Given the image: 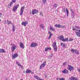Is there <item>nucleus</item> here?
Instances as JSON below:
<instances>
[{
    "mask_svg": "<svg viewBox=\"0 0 80 80\" xmlns=\"http://www.w3.org/2000/svg\"><path fill=\"white\" fill-rule=\"evenodd\" d=\"M57 44V43L56 42H54L53 44H52L53 47V49L55 52H57V47L56 45Z\"/></svg>",
    "mask_w": 80,
    "mask_h": 80,
    "instance_id": "f257e3e1",
    "label": "nucleus"
},
{
    "mask_svg": "<svg viewBox=\"0 0 80 80\" xmlns=\"http://www.w3.org/2000/svg\"><path fill=\"white\" fill-rule=\"evenodd\" d=\"M11 45H12V47H11L12 52H13L16 48H17V46L15 44H12Z\"/></svg>",
    "mask_w": 80,
    "mask_h": 80,
    "instance_id": "f03ea898",
    "label": "nucleus"
},
{
    "mask_svg": "<svg viewBox=\"0 0 80 80\" xmlns=\"http://www.w3.org/2000/svg\"><path fill=\"white\" fill-rule=\"evenodd\" d=\"M54 27H56V28H65V26H61V25L60 24H56L54 25Z\"/></svg>",
    "mask_w": 80,
    "mask_h": 80,
    "instance_id": "7ed1b4c3",
    "label": "nucleus"
},
{
    "mask_svg": "<svg viewBox=\"0 0 80 80\" xmlns=\"http://www.w3.org/2000/svg\"><path fill=\"white\" fill-rule=\"evenodd\" d=\"M18 7H19V4H18L14 6L12 8V11L14 12H16Z\"/></svg>",
    "mask_w": 80,
    "mask_h": 80,
    "instance_id": "20e7f679",
    "label": "nucleus"
},
{
    "mask_svg": "<svg viewBox=\"0 0 80 80\" xmlns=\"http://www.w3.org/2000/svg\"><path fill=\"white\" fill-rule=\"evenodd\" d=\"M24 9H25V7H24V6L21 7L20 9V16H22L23 15V10H24Z\"/></svg>",
    "mask_w": 80,
    "mask_h": 80,
    "instance_id": "39448f33",
    "label": "nucleus"
},
{
    "mask_svg": "<svg viewBox=\"0 0 80 80\" xmlns=\"http://www.w3.org/2000/svg\"><path fill=\"white\" fill-rule=\"evenodd\" d=\"M38 12V10L36 9H32V15H34V14H37Z\"/></svg>",
    "mask_w": 80,
    "mask_h": 80,
    "instance_id": "423d86ee",
    "label": "nucleus"
},
{
    "mask_svg": "<svg viewBox=\"0 0 80 80\" xmlns=\"http://www.w3.org/2000/svg\"><path fill=\"white\" fill-rule=\"evenodd\" d=\"M38 46V44L37 43H32L31 44V47H36Z\"/></svg>",
    "mask_w": 80,
    "mask_h": 80,
    "instance_id": "0eeeda50",
    "label": "nucleus"
},
{
    "mask_svg": "<svg viewBox=\"0 0 80 80\" xmlns=\"http://www.w3.org/2000/svg\"><path fill=\"white\" fill-rule=\"evenodd\" d=\"M68 70L70 71V72L72 71V70H73V69H74L73 67L70 65H68Z\"/></svg>",
    "mask_w": 80,
    "mask_h": 80,
    "instance_id": "6e6552de",
    "label": "nucleus"
},
{
    "mask_svg": "<svg viewBox=\"0 0 80 80\" xmlns=\"http://www.w3.org/2000/svg\"><path fill=\"white\" fill-rule=\"evenodd\" d=\"M46 65V61L44 62L41 65V66L40 67L39 69H42L43 67H44Z\"/></svg>",
    "mask_w": 80,
    "mask_h": 80,
    "instance_id": "1a4fd4ad",
    "label": "nucleus"
},
{
    "mask_svg": "<svg viewBox=\"0 0 80 80\" xmlns=\"http://www.w3.org/2000/svg\"><path fill=\"white\" fill-rule=\"evenodd\" d=\"M19 45L20 46V47H21V48L22 49H23V48H25V47H24V45H23V43H22L21 42H20Z\"/></svg>",
    "mask_w": 80,
    "mask_h": 80,
    "instance_id": "9d476101",
    "label": "nucleus"
},
{
    "mask_svg": "<svg viewBox=\"0 0 80 80\" xmlns=\"http://www.w3.org/2000/svg\"><path fill=\"white\" fill-rule=\"evenodd\" d=\"M12 58L13 59H15L16 58H17L18 57V54H15L12 55Z\"/></svg>",
    "mask_w": 80,
    "mask_h": 80,
    "instance_id": "9b49d317",
    "label": "nucleus"
},
{
    "mask_svg": "<svg viewBox=\"0 0 80 80\" xmlns=\"http://www.w3.org/2000/svg\"><path fill=\"white\" fill-rule=\"evenodd\" d=\"M27 24H28V22H22V25H23L24 27H26Z\"/></svg>",
    "mask_w": 80,
    "mask_h": 80,
    "instance_id": "f8f14e48",
    "label": "nucleus"
},
{
    "mask_svg": "<svg viewBox=\"0 0 80 80\" xmlns=\"http://www.w3.org/2000/svg\"><path fill=\"white\" fill-rule=\"evenodd\" d=\"M17 65H18V66H19L21 67V68H23V66L20 63L18 62H16Z\"/></svg>",
    "mask_w": 80,
    "mask_h": 80,
    "instance_id": "ddd939ff",
    "label": "nucleus"
},
{
    "mask_svg": "<svg viewBox=\"0 0 80 80\" xmlns=\"http://www.w3.org/2000/svg\"><path fill=\"white\" fill-rule=\"evenodd\" d=\"M69 79L70 80H78V78H76L73 77H71Z\"/></svg>",
    "mask_w": 80,
    "mask_h": 80,
    "instance_id": "4468645a",
    "label": "nucleus"
},
{
    "mask_svg": "<svg viewBox=\"0 0 80 80\" xmlns=\"http://www.w3.org/2000/svg\"><path fill=\"white\" fill-rule=\"evenodd\" d=\"M62 72L63 73H68V71L67 69H65L64 70L62 71Z\"/></svg>",
    "mask_w": 80,
    "mask_h": 80,
    "instance_id": "2eb2a0df",
    "label": "nucleus"
},
{
    "mask_svg": "<svg viewBox=\"0 0 80 80\" xmlns=\"http://www.w3.org/2000/svg\"><path fill=\"white\" fill-rule=\"evenodd\" d=\"M58 38L59 40H62V41H63V36L62 35L60 36V37H58L57 38Z\"/></svg>",
    "mask_w": 80,
    "mask_h": 80,
    "instance_id": "dca6fc26",
    "label": "nucleus"
},
{
    "mask_svg": "<svg viewBox=\"0 0 80 80\" xmlns=\"http://www.w3.org/2000/svg\"><path fill=\"white\" fill-rule=\"evenodd\" d=\"M32 72V71H31V70L30 69H27L26 72V73H30Z\"/></svg>",
    "mask_w": 80,
    "mask_h": 80,
    "instance_id": "f3484780",
    "label": "nucleus"
},
{
    "mask_svg": "<svg viewBox=\"0 0 80 80\" xmlns=\"http://www.w3.org/2000/svg\"><path fill=\"white\" fill-rule=\"evenodd\" d=\"M49 29L50 30H52L53 32L55 31V28H54L52 27L51 26H50Z\"/></svg>",
    "mask_w": 80,
    "mask_h": 80,
    "instance_id": "a211bd4d",
    "label": "nucleus"
},
{
    "mask_svg": "<svg viewBox=\"0 0 80 80\" xmlns=\"http://www.w3.org/2000/svg\"><path fill=\"white\" fill-rule=\"evenodd\" d=\"M0 52L1 53H6V51H5L3 49H0Z\"/></svg>",
    "mask_w": 80,
    "mask_h": 80,
    "instance_id": "6ab92c4d",
    "label": "nucleus"
},
{
    "mask_svg": "<svg viewBox=\"0 0 80 80\" xmlns=\"http://www.w3.org/2000/svg\"><path fill=\"white\" fill-rule=\"evenodd\" d=\"M68 38H63L62 42H68Z\"/></svg>",
    "mask_w": 80,
    "mask_h": 80,
    "instance_id": "aec40b11",
    "label": "nucleus"
},
{
    "mask_svg": "<svg viewBox=\"0 0 80 80\" xmlns=\"http://www.w3.org/2000/svg\"><path fill=\"white\" fill-rule=\"evenodd\" d=\"M34 78H36V79L38 80H39V79H40L39 77L37 76H34Z\"/></svg>",
    "mask_w": 80,
    "mask_h": 80,
    "instance_id": "412c9836",
    "label": "nucleus"
},
{
    "mask_svg": "<svg viewBox=\"0 0 80 80\" xmlns=\"http://www.w3.org/2000/svg\"><path fill=\"white\" fill-rule=\"evenodd\" d=\"M61 45L62 46V47H63L64 48H65V47H66V46L65 45V44L64 43H61Z\"/></svg>",
    "mask_w": 80,
    "mask_h": 80,
    "instance_id": "4be33fe9",
    "label": "nucleus"
},
{
    "mask_svg": "<svg viewBox=\"0 0 80 80\" xmlns=\"http://www.w3.org/2000/svg\"><path fill=\"white\" fill-rule=\"evenodd\" d=\"M75 53L77 55H79V54H80L79 52H78V51L76 49H75Z\"/></svg>",
    "mask_w": 80,
    "mask_h": 80,
    "instance_id": "5701e85b",
    "label": "nucleus"
},
{
    "mask_svg": "<svg viewBox=\"0 0 80 80\" xmlns=\"http://www.w3.org/2000/svg\"><path fill=\"white\" fill-rule=\"evenodd\" d=\"M75 32L76 33L77 36H78V37H80V32H76V31H75Z\"/></svg>",
    "mask_w": 80,
    "mask_h": 80,
    "instance_id": "b1692460",
    "label": "nucleus"
},
{
    "mask_svg": "<svg viewBox=\"0 0 80 80\" xmlns=\"http://www.w3.org/2000/svg\"><path fill=\"white\" fill-rule=\"evenodd\" d=\"M51 50V48H45V52H47L48 51V50Z\"/></svg>",
    "mask_w": 80,
    "mask_h": 80,
    "instance_id": "393cba45",
    "label": "nucleus"
},
{
    "mask_svg": "<svg viewBox=\"0 0 80 80\" xmlns=\"http://www.w3.org/2000/svg\"><path fill=\"white\" fill-rule=\"evenodd\" d=\"M40 27L42 29L44 28V25L43 24H40Z\"/></svg>",
    "mask_w": 80,
    "mask_h": 80,
    "instance_id": "a878e982",
    "label": "nucleus"
},
{
    "mask_svg": "<svg viewBox=\"0 0 80 80\" xmlns=\"http://www.w3.org/2000/svg\"><path fill=\"white\" fill-rule=\"evenodd\" d=\"M66 13H67V17L68 16V14L69 13V12H68V9L66 8Z\"/></svg>",
    "mask_w": 80,
    "mask_h": 80,
    "instance_id": "bb28decb",
    "label": "nucleus"
},
{
    "mask_svg": "<svg viewBox=\"0 0 80 80\" xmlns=\"http://www.w3.org/2000/svg\"><path fill=\"white\" fill-rule=\"evenodd\" d=\"M13 2H12V1H11L10 4H8V6H9V7H12V5H13Z\"/></svg>",
    "mask_w": 80,
    "mask_h": 80,
    "instance_id": "cd10ccee",
    "label": "nucleus"
},
{
    "mask_svg": "<svg viewBox=\"0 0 80 80\" xmlns=\"http://www.w3.org/2000/svg\"><path fill=\"white\" fill-rule=\"evenodd\" d=\"M48 33H49V36L51 37H52V33H51V32H50V31L48 32Z\"/></svg>",
    "mask_w": 80,
    "mask_h": 80,
    "instance_id": "c85d7f7f",
    "label": "nucleus"
},
{
    "mask_svg": "<svg viewBox=\"0 0 80 80\" xmlns=\"http://www.w3.org/2000/svg\"><path fill=\"white\" fill-rule=\"evenodd\" d=\"M15 26H12V31L13 32H15Z\"/></svg>",
    "mask_w": 80,
    "mask_h": 80,
    "instance_id": "c756f323",
    "label": "nucleus"
},
{
    "mask_svg": "<svg viewBox=\"0 0 80 80\" xmlns=\"http://www.w3.org/2000/svg\"><path fill=\"white\" fill-rule=\"evenodd\" d=\"M71 51L73 53H74V52H75V49H71Z\"/></svg>",
    "mask_w": 80,
    "mask_h": 80,
    "instance_id": "7c9ffc66",
    "label": "nucleus"
},
{
    "mask_svg": "<svg viewBox=\"0 0 80 80\" xmlns=\"http://www.w3.org/2000/svg\"><path fill=\"white\" fill-rule=\"evenodd\" d=\"M73 30H74V31H77V32H78V30L77 29H76L74 28H72Z\"/></svg>",
    "mask_w": 80,
    "mask_h": 80,
    "instance_id": "2f4dec72",
    "label": "nucleus"
},
{
    "mask_svg": "<svg viewBox=\"0 0 80 80\" xmlns=\"http://www.w3.org/2000/svg\"><path fill=\"white\" fill-rule=\"evenodd\" d=\"M42 2H43L44 3H47V0H42Z\"/></svg>",
    "mask_w": 80,
    "mask_h": 80,
    "instance_id": "473e14b6",
    "label": "nucleus"
},
{
    "mask_svg": "<svg viewBox=\"0 0 80 80\" xmlns=\"http://www.w3.org/2000/svg\"><path fill=\"white\" fill-rule=\"evenodd\" d=\"M8 22H7V23H8V25H10V24H11V23H11V22H10V21H8Z\"/></svg>",
    "mask_w": 80,
    "mask_h": 80,
    "instance_id": "72a5a7b5",
    "label": "nucleus"
},
{
    "mask_svg": "<svg viewBox=\"0 0 80 80\" xmlns=\"http://www.w3.org/2000/svg\"><path fill=\"white\" fill-rule=\"evenodd\" d=\"M57 6V5L56 4H55L53 6L54 7H55V8H56Z\"/></svg>",
    "mask_w": 80,
    "mask_h": 80,
    "instance_id": "f704fd0d",
    "label": "nucleus"
},
{
    "mask_svg": "<svg viewBox=\"0 0 80 80\" xmlns=\"http://www.w3.org/2000/svg\"><path fill=\"white\" fill-rule=\"evenodd\" d=\"M70 11L71 12V13H74V12H73V10H72V9H70Z\"/></svg>",
    "mask_w": 80,
    "mask_h": 80,
    "instance_id": "c9c22d12",
    "label": "nucleus"
},
{
    "mask_svg": "<svg viewBox=\"0 0 80 80\" xmlns=\"http://www.w3.org/2000/svg\"><path fill=\"white\" fill-rule=\"evenodd\" d=\"M40 15H41L42 16H43V13H42V12H40Z\"/></svg>",
    "mask_w": 80,
    "mask_h": 80,
    "instance_id": "e433bc0d",
    "label": "nucleus"
},
{
    "mask_svg": "<svg viewBox=\"0 0 80 80\" xmlns=\"http://www.w3.org/2000/svg\"><path fill=\"white\" fill-rule=\"evenodd\" d=\"M12 2H13V3H15V2H16V0H12Z\"/></svg>",
    "mask_w": 80,
    "mask_h": 80,
    "instance_id": "4c0bfd02",
    "label": "nucleus"
},
{
    "mask_svg": "<svg viewBox=\"0 0 80 80\" xmlns=\"http://www.w3.org/2000/svg\"><path fill=\"white\" fill-rule=\"evenodd\" d=\"M72 18H73L74 17V13H72V15L71 16Z\"/></svg>",
    "mask_w": 80,
    "mask_h": 80,
    "instance_id": "58836bf2",
    "label": "nucleus"
},
{
    "mask_svg": "<svg viewBox=\"0 0 80 80\" xmlns=\"http://www.w3.org/2000/svg\"><path fill=\"white\" fill-rule=\"evenodd\" d=\"M62 10L64 11V12H66V11H65V8H63Z\"/></svg>",
    "mask_w": 80,
    "mask_h": 80,
    "instance_id": "ea45409f",
    "label": "nucleus"
},
{
    "mask_svg": "<svg viewBox=\"0 0 80 80\" xmlns=\"http://www.w3.org/2000/svg\"><path fill=\"white\" fill-rule=\"evenodd\" d=\"M73 39H71V38H69V41H73Z\"/></svg>",
    "mask_w": 80,
    "mask_h": 80,
    "instance_id": "a19ab883",
    "label": "nucleus"
},
{
    "mask_svg": "<svg viewBox=\"0 0 80 80\" xmlns=\"http://www.w3.org/2000/svg\"><path fill=\"white\" fill-rule=\"evenodd\" d=\"M75 28H78V29H80V27H77V26H75Z\"/></svg>",
    "mask_w": 80,
    "mask_h": 80,
    "instance_id": "79ce46f5",
    "label": "nucleus"
},
{
    "mask_svg": "<svg viewBox=\"0 0 80 80\" xmlns=\"http://www.w3.org/2000/svg\"><path fill=\"white\" fill-rule=\"evenodd\" d=\"M59 80H65V79H63V78H59Z\"/></svg>",
    "mask_w": 80,
    "mask_h": 80,
    "instance_id": "37998d69",
    "label": "nucleus"
},
{
    "mask_svg": "<svg viewBox=\"0 0 80 80\" xmlns=\"http://www.w3.org/2000/svg\"><path fill=\"white\" fill-rule=\"evenodd\" d=\"M51 38V37L50 36H49V37L48 38V40H50Z\"/></svg>",
    "mask_w": 80,
    "mask_h": 80,
    "instance_id": "c03bdc74",
    "label": "nucleus"
},
{
    "mask_svg": "<svg viewBox=\"0 0 80 80\" xmlns=\"http://www.w3.org/2000/svg\"><path fill=\"white\" fill-rule=\"evenodd\" d=\"M63 65H66V62H64L63 64Z\"/></svg>",
    "mask_w": 80,
    "mask_h": 80,
    "instance_id": "a18cd8bd",
    "label": "nucleus"
},
{
    "mask_svg": "<svg viewBox=\"0 0 80 80\" xmlns=\"http://www.w3.org/2000/svg\"><path fill=\"white\" fill-rule=\"evenodd\" d=\"M78 72H80V69H78Z\"/></svg>",
    "mask_w": 80,
    "mask_h": 80,
    "instance_id": "49530a36",
    "label": "nucleus"
},
{
    "mask_svg": "<svg viewBox=\"0 0 80 80\" xmlns=\"http://www.w3.org/2000/svg\"><path fill=\"white\" fill-rule=\"evenodd\" d=\"M2 13H0V17H2Z\"/></svg>",
    "mask_w": 80,
    "mask_h": 80,
    "instance_id": "de8ad7c7",
    "label": "nucleus"
},
{
    "mask_svg": "<svg viewBox=\"0 0 80 80\" xmlns=\"http://www.w3.org/2000/svg\"><path fill=\"white\" fill-rule=\"evenodd\" d=\"M5 80H8V78H6L5 79Z\"/></svg>",
    "mask_w": 80,
    "mask_h": 80,
    "instance_id": "09e8293b",
    "label": "nucleus"
},
{
    "mask_svg": "<svg viewBox=\"0 0 80 80\" xmlns=\"http://www.w3.org/2000/svg\"><path fill=\"white\" fill-rule=\"evenodd\" d=\"M45 77L46 78H47V75H45Z\"/></svg>",
    "mask_w": 80,
    "mask_h": 80,
    "instance_id": "8fccbe9b",
    "label": "nucleus"
},
{
    "mask_svg": "<svg viewBox=\"0 0 80 80\" xmlns=\"http://www.w3.org/2000/svg\"><path fill=\"white\" fill-rule=\"evenodd\" d=\"M78 31L79 32H80V30H78Z\"/></svg>",
    "mask_w": 80,
    "mask_h": 80,
    "instance_id": "3c124183",
    "label": "nucleus"
},
{
    "mask_svg": "<svg viewBox=\"0 0 80 80\" xmlns=\"http://www.w3.org/2000/svg\"><path fill=\"white\" fill-rule=\"evenodd\" d=\"M1 20L0 19V22H1Z\"/></svg>",
    "mask_w": 80,
    "mask_h": 80,
    "instance_id": "603ef678",
    "label": "nucleus"
},
{
    "mask_svg": "<svg viewBox=\"0 0 80 80\" xmlns=\"http://www.w3.org/2000/svg\"><path fill=\"white\" fill-rule=\"evenodd\" d=\"M20 80H23L22 79H21Z\"/></svg>",
    "mask_w": 80,
    "mask_h": 80,
    "instance_id": "864d4df0",
    "label": "nucleus"
},
{
    "mask_svg": "<svg viewBox=\"0 0 80 80\" xmlns=\"http://www.w3.org/2000/svg\"><path fill=\"white\" fill-rule=\"evenodd\" d=\"M24 73H25V71L24 72Z\"/></svg>",
    "mask_w": 80,
    "mask_h": 80,
    "instance_id": "5fc2aeb1",
    "label": "nucleus"
},
{
    "mask_svg": "<svg viewBox=\"0 0 80 80\" xmlns=\"http://www.w3.org/2000/svg\"><path fill=\"white\" fill-rule=\"evenodd\" d=\"M79 29H80V27L79 28Z\"/></svg>",
    "mask_w": 80,
    "mask_h": 80,
    "instance_id": "6e6d98bb",
    "label": "nucleus"
},
{
    "mask_svg": "<svg viewBox=\"0 0 80 80\" xmlns=\"http://www.w3.org/2000/svg\"><path fill=\"white\" fill-rule=\"evenodd\" d=\"M1 0H0V1Z\"/></svg>",
    "mask_w": 80,
    "mask_h": 80,
    "instance_id": "4d7b16f0",
    "label": "nucleus"
}]
</instances>
